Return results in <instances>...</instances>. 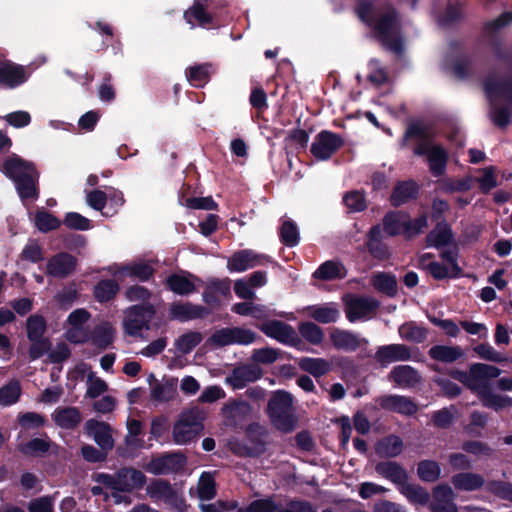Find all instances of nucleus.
<instances>
[{"mask_svg": "<svg viewBox=\"0 0 512 512\" xmlns=\"http://www.w3.org/2000/svg\"><path fill=\"white\" fill-rule=\"evenodd\" d=\"M354 11L384 48L396 55L403 54L402 18L393 5L379 4L375 0H357Z\"/></svg>", "mask_w": 512, "mask_h": 512, "instance_id": "nucleus-1", "label": "nucleus"}, {"mask_svg": "<svg viewBox=\"0 0 512 512\" xmlns=\"http://www.w3.org/2000/svg\"><path fill=\"white\" fill-rule=\"evenodd\" d=\"M446 374L468 389L478 390L479 399L484 407L496 412L512 407L511 397L494 393L487 383L489 379L497 378L501 374L498 367L484 363H473L469 367V372L453 368L446 370Z\"/></svg>", "mask_w": 512, "mask_h": 512, "instance_id": "nucleus-2", "label": "nucleus"}, {"mask_svg": "<svg viewBox=\"0 0 512 512\" xmlns=\"http://www.w3.org/2000/svg\"><path fill=\"white\" fill-rule=\"evenodd\" d=\"M434 138L435 134L428 125L421 121H411L400 140V146L405 148L411 140H418L413 148L414 155L425 156L432 176L441 177L446 173L449 153L441 144H434Z\"/></svg>", "mask_w": 512, "mask_h": 512, "instance_id": "nucleus-3", "label": "nucleus"}, {"mask_svg": "<svg viewBox=\"0 0 512 512\" xmlns=\"http://www.w3.org/2000/svg\"><path fill=\"white\" fill-rule=\"evenodd\" d=\"M292 395L285 390L273 393L267 404V414L272 424L281 432L289 433L294 430L296 420L291 413Z\"/></svg>", "mask_w": 512, "mask_h": 512, "instance_id": "nucleus-4", "label": "nucleus"}, {"mask_svg": "<svg viewBox=\"0 0 512 512\" xmlns=\"http://www.w3.org/2000/svg\"><path fill=\"white\" fill-rule=\"evenodd\" d=\"M155 315L156 309L149 302L130 306L123 321L125 333L132 337L141 336L143 330L151 328L150 323Z\"/></svg>", "mask_w": 512, "mask_h": 512, "instance_id": "nucleus-5", "label": "nucleus"}, {"mask_svg": "<svg viewBox=\"0 0 512 512\" xmlns=\"http://www.w3.org/2000/svg\"><path fill=\"white\" fill-rule=\"evenodd\" d=\"M186 464L187 457L183 452L172 451L152 456L151 460L144 465V469L156 476L177 474L184 470Z\"/></svg>", "mask_w": 512, "mask_h": 512, "instance_id": "nucleus-6", "label": "nucleus"}, {"mask_svg": "<svg viewBox=\"0 0 512 512\" xmlns=\"http://www.w3.org/2000/svg\"><path fill=\"white\" fill-rule=\"evenodd\" d=\"M246 438L242 444H238V450L234 452L243 457L257 458L266 451V442L264 438L267 436V430L264 426L257 422L250 423L246 427Z\"/></svg>", "mask_w": 512, "mask_h": 512, "instance_id": "nucleus-7", "label": "nucleus"}, {"mask_svg": "<svg viewBox=\"0 0 512 512\" xmlns=\"http://www.w3.org/2000/svg\"><path fill=\"white\" fill-rule=\"evenodd\" d=\"M255 340V333L249 329L240 327L221 328L212 333L207 339V344L221 348L233 344L249 345Z\"/></svg>", "mask_w": 512, "mask_h": 512, "instance_id": "nucleus-8", "label": "nucleus"}, {"mask_svg": "<svg viewBox=\"0 0 512 512\" xmlns=\"http://www.w3.org/2000/svg\"><path fill=\"white\" fill-rule=\"evenodd\" d=\"M343 145L344 139L341 135L329 130H321L315 136L310 147V152L317 160L327 161Z\"/></svg>", "mask_w": 512, "mask_h": 512, "instance_id": "nucleus-9", "label": "nucleus"}, {"mask_svg": "<svg viewBox=\"0 0 512 512\" xmlns=\"http://www.w3.org/2000/svg\"><path fill=\"white\" fill-rule=\"evenodd\" d=\"M260 330L268 337L273 338L280 343L290 345L301 349L302 340L295 332L294 328L280 320H270L260 325Z\"/></svg>", "mask_w": 512, "mask_h": 512, "instance_id": "nucleus-10", "label": "nucleus"}, {"mask_svg": "<svg viewBox=\"0 0 512 512\" xmlns=\"http://www.w3.org/2000/svg\"><path fill=\"white\" fill-rule=\"evenodd\" d=\"M267 255L259 254L252 249H242L234 252L227 261V268L231 272H244L248 269L261 266L268 262Z\"/></svg>", "mask_w": 512, "mask_h": 512, "instance_id": "nucleus-11", "label": "nucleus"}, {"mask_svg": "<svg viewBox=\"0 0 512 512\" xmlns=\"http://www.w3.org/2000/svg\"><path fill=\"white\" fill-rule=\"evenodd\" d=\"M380 302L372 297L354 296L345 302V314L349 322L354 323L374 313Z\"/></svg>", "mask_w": 512, "mask_h": 512, "instance_id": "nucleus-12", "label": "nucleus"}, {"mask_svg": "<svg viewBox=\"0 0 512 512\" xmlns=\"http://www.w3.org/2000/svg\"><path fill=\"white\" fill-rule=\"evenodd\" d=\"M77 263V258L72 254L59 252L47 261L46 274L59 279L67 278L76 270Z\"/></svg>", "mask_w": 512, "mask_h": 512, "instance_id": "nucleus-13", "label": "nucleus"}, {"mask_svg": "<svg viewBox=\"0 0 512 512\" xmlns=\"http://www.w3.org/2000/svg\"><path fill=\"white\" fill-rule=\"evenodd\" d=\"M412 358L410 347L395 343L379 346L374 354V360L382 368L393 362L408 361Z\"/></svg>", "mask_w": 512, "mask_h": 512, "instance_id": "nucleus-14", "label": "nucleus"}, {"mask_svg": "<svg viewBox=\"0 0 512 512\" xmlns=\"http://www.w3.org/2000/svg\"><path fill=\"white\" fill-rule=\"evenodd\" d=\"M376 403L383 410L395 412L405 416H412L417 413V404L407 396L388 394L379 396Z\"/></svg>", "mask_w": 512, "mask_h": 512, "instance_id": "nucleus-15", "label": "nucleus"}, {"mask_svg": "<svg viewBox=\"0 0 512 512\" xmlns=\"http://www.w3.org/2000/svg\"><path fill=\"white\" fill-rule=\"evenodd\" d=\"M202 429V424L198 422L193 414H183L173 426V441L176 444H187L195 439Z\"/></svg>", "mask_w": 512, "mask_h": 512, "instance_id": "nucleus-16", "label": "nucleus"}, {"mask_svg": "<svg viewBox=\"0 0 512 512\" xmlns=\"http://www.w3.org/2000/svg\"><path fill=\"white\" fill-rule=\"evenodd\" d=\"M263 376L262 368L253 363L242 364L235 367L227 376L226 382L233 389H243L248 383L255 382Z\"/></svg>", "mask_w": 512, "mask_h": 512, "instance_id": "nucleus-17", "label": "nucleus"}, {"mask_svg": "<svg viewBox=\"0 0 512 512\" xmlns=\"http://www.w3.org/2000/svg\"><path fill=\"white\" fill-rule=\"evenodd\" d=\"M84 431L88 436L93 438L103 451L113 449L114 439L111 433V426L108 423L96 419H89L85 423Z\"/></svg>", "mask_w": 512, "mask_h": 512, "instance_id": "nucleus-18", "label": "nucleus"}, {"mask_svg": "<svg viewBox=\"0 0 512 512\" xmlns=\"http://www.w3.org/2000/svg\"><path fill=\"white\" fill-rule=\"evenodd\" d=\"M211 310L205 306L193 304L192 302H173L169 308L171 320L187 322L194 319H202L209 315Z\"/></svg>", "mask_w": 512, "mask_h": 512, "instance_id": "nucleus-19", "label": "nucleus"}, {"mask_svg": "<svg viewBox=\"0 0 512 512\" xmlns=\"http://www.w3.org/2000/svg\"><path fill=\"white\" fill-rule=\"evenodd\" d=\"M117 480L118 492L131 493L142 489L147 482V477L142 471L125 466L117 470Z\"/></svg>", "mask_w": 512, "mask_h": 512, "instance_id": "nucleus-20", "label": "nucleus"}, {"mask_svg": "<svg viewBox=\"0 0 512 512\" xmlns=\"http://www.w3.org/2000/svg\"><path fill=\"white\" fill-rule=\"evenodd\" d=\"M418 195L419 185L416 181L412 179L397 181L389 197V202L392 207L398 208L416 200Z\"/></svg>", "mask_w": 512, "mask_h": 512, "instance_id": "nucleus-21", "label": "nucleus"}, {"mask_svg": "<svg viewBox=\"0 0 512 512\" xmlns=\"http://www.w3.org/2000/svg\"><path fill=\"white\" fill-rule=\"evenodd\" d=\"M28 79L25 68L11 61H0V85L14 89Z\"/></svg>", "mask_w": 512, "mask_h": 512, "instance_id": "nucleus-22", "label": "nucleus"}, {"mask_svg": "<svg viewBox=\"0 0 512 512\" xmlns=\"http://www.w3.org/2000/svg\"><path fill=\"white\" fill-rule=\"evenodd\" d=\"M375 472L382 478L391 481L398 489L403 487L409 479L406 469L396 461H380L375 465Z\"/></svg>", "mask_w": 512, "mask_h": 512, "instance_id": "nucleus-23", "label": "nucleus"}, {"mask_svg": "<svg viewBox=\"0 0 512 512\" xmlns=\"http://www.w3.org/2000/svg\"><path fill=\"white\" fill-rule=\"evenodd\" d=\"M36 170L33 162L24 160L16 154L7 158L1 167V171L13 182H16L24 176H28Z\"/></svg>", "mask_w": 512, "mask_h": 512, "instance_id": "nucleus-24", "label": "nucleus"}, {"mask_svg": "<svg viewBox=\"0 0 512 512\" xmlns=\"http://www.w3.org/2000/svg\"><path fill=\"white\" fill-rule=\"evenodd\" d=\"M454 234L446 220L438 221L435 227L425 237L427 247L440 249L454 244Z\"/></svg>", "mask_w": 512, "mask_h": 512, "instance_id": "nucleus-25", "label": "nucleus"}, {"mask_svg": "<svg viewBox=\"0 0 512 512\" xmlns=\"http://www.w3.org/2000/svg\"><path fill=\"white\" fill-rule=\"evenodd\" d=\"M330 341L335 349L351 352L356 351L361 344L368 343L366 339H360L355 333L340 328H333L330 331Z\"/></svg>", "mask_w": 512, "mask_h": 512, "instance_id": "nucleus-26", "label": "nucleus"}, {"mask_svg": "<svg viewBox=\"0 0 512 512\" xmlns=\"http://www.w3.org/2000/svg\"><path fill=\"white\" fill-rule=\"evenodd\" d=\"M55 425L61 429L74 430L82 421V414L78 407H57L51 414Z\"/></svg>", "mask_w": 512, "mask_h": 512, "instance_id": "nucleus-27", "label": "nucleus"}, {"mask_svg": "<svg viewBox=\"0 0 512 512\" xmlns=\"http://www.w3.org/2000/svg\"><path fill=\"white\" fill-rule=\"evenodd\" d=\"M193 279H198L189 272L172 273L166 279V287L177 295H189L196 291Z\"/></svg>", "mask_w": 512, "mask_h": 512, "instance_id": "nucleus-28", "label": "nucleus"}, {"mask_svg": "<svg viewBox=\"0 0 512 512\" xmlns=\"http://www.w3.org/2000/svg\"><path fill=\"white\" fill-rule=\"evenodd\" d=\"M208 0H194L192 6L184 12L185 21L195 27V22L201 27H208L213 23V16L207 11Z\"/></svg>", "mask_w": 512, "mask_h": 512, "instance_id": "nucleus-29", "label": "nucleus"}, {"mask_svg": "<svg viewBox=\"0 0 512 512\" xmlns=\"http://www.w3.org/2000/svg\"><path fill=\"white\" fill-rule=\"evenodd\" d=\"M403 449V440L395 434L385 436L375 444V453L381 459L396 458L403 452Z\"/></svg>", "mask_w": 512, "mask_h": 512, "instance_id": "nucleus-30", "label": "nucleus"}, {"mask_svg": "<svg viewBox=\"0 0 512 512\" xmlns=\"http://www.w3.org/2000/svg\"><path fill=\"white\" fill-rule=\"evenodd\" d=\"M347 274L348 270L342 262L327 260L315 270L312 276L321 281H334L346 278Z\"/></svg>", "mask_w": 512, "mask_h": 512, "instance_id": "nucleus-31", "label": "nucleus"}, {"mask_svg": "<svg viewBox=\"0 0 512 512\" xmlns=\"http://www.w3.org/2000/svg\"><path fill=\"white\" fill-rule=\"evenodd\" d=\"M54 443L48 437L47 433H44V437H34L25 443L18 445V451L24 456L37 458L46 455Z\"/></svg>", "mask_w": 512, "mask_h": 512, "instance_id": "nucleus-32", "label": "nucleus"}, {"mask_svg": "<svg viewBox=\"0 0 512 512\" xmlns=\"http://www.w3.org/2000/svg\"><path fill=\"white\" fill-rule=\"evenodd\" d=\"M388 378L400 387H414L421 379L418 371L409 365L395 366L390 371Z\"/></svg>", "mask_w": 512, "mask_h": 512, "instance_id": "nucleus-33", "label": "nucleus"}, {"mask_svg": "<svg viewBox=\"0 0 512 512\" xmlns=\"http://www.w3.org/2000/svg\"><path fill=\"white\" fill-rule=\"evenodd\" d=\"M451 483L456 490L471 492L483 488L485 479L478 473L460 472L452 476Z\"/></svg>", "mask_w": 512, "mask_h": 512, "instance_id": "nucleus-34", "label": "nucleus"}, {"mask_svg": "<svg viewBox=\"0 0 512 512\" xmlns=\"http://www.w3.org/2000/svg\"><path fill=\"white\" fill-rule=\"evenodd\" d=\"M39 173L34 171L28 176L14 182L17 193L22 201L36 200L39 197Z\"/></svg>", "mask_w": 512, "mask_h": 512, "instance_id": "nucleus-35", "label": "nucleus"}, {"mask_svg": "<svg viewBox=\"0 0 512 512\" xmlns=\"http://www.w3.org/2000/svg\"><path fill=\"white\" fill-rule=\"evenodd\" d=\"M120 273L131 279L146 282L153 277L155 269L150 264L139 261L123 265Z\"/></svg>", "mask_w": 512, "mask_h": 512, "instance_id": "nucleus-36", "label": "nucleus"}, {"mask_svg": "<svg viewBox=\"0 0 512 512\" xmlns=\"http://www.w3.org/2000/svg\"><path fill=\"white\" fill-rule=\"evenodd\" d=\"M298 366L315 378H320L331 370L330 362L324 358L302 357L298 361Z\"/></svg>", "mask_w": 512, "mask_h": 512, "instance_id": "nucleus-37", "label": "nucleus"}, {"mask_svg": "<svg viewBox=\"0 0 512 512\" xmlns=\"http://www.w3.org/2000/svg\"><path fill=\"white\" fill-rule=\"evenodd\" d=\"M428 355L435 361L453 363L463 356V351L459 346L434 345Z\"/></svg>", "mask_w": 512, "mask_h": 512, "instance_id": "nucleus-38", "label": "nucleus"}, {"mask_svg": "<svg viewBox=\"0 0 512 512\" xmlns=\"http://www.w3.org/2000/svg\"><path fill=\"white\" fill-rule=\"evenodd\" d=\"M310 316L318 323H335L340 317V311L334 304L314 305L309 307Z\"/></svg>", "mask_w": 512, "mask_h": 512, "instance_id": "nucleus-39", "label": "nucleus"}, {"mask_svg": "<svg viewBox=\"0 0 512 512\" xmlns=\"http://www.w3.org/2000/svg\"><path fill=\"white\" fill-rule=\"evenodd\" d=\"M147 494L156 500H164L173 498L175 496V489L171 483L165 479H153L147 486Z\"/></svg>", "mask_w": 512, "mask_h": 512, "instance_id": "nucleus-40", "label": "nucleus"}, {"mask_svg": "<svg viewBox=\"0 0 512 512\" xmlns=\"http://www.w3.org/2000/svg\"><path fill=\"white\" fill-rule=\"evenodd\" d=\"M373 286L388 297H395L398 291L397 279L391 273L378 272L373 278Z\"/></svg>", "mask_w": 512, "mask_h": 512, "instance_id": "nucleus-41", "label": "nucleus"}, {"mask_svg": "<svg viewBox=\"0 0 512 512\" xmlns=\"http://www.w3.org/2000/svg\"><path fill=\"white\" fill-rule=\"evenodd\" d=\"M119 289L114 279H102L94 287V297L98 302L105 303L114 299Z\"/></svg>", "mask_w": 512, "mask_h": 512, "instance_id": "nucleus-42", "label": "nucleus"}, {"mask_svg": "<svg viewBox=\"0 0 512 512\" xmlns=\"http://www.w3.org/2000/svg\"><path fill=\"white\" fill-rule=\"evenodd\" d=\"M211 75V64L203 63L190 66L186 69L187 80L195 87H203Z\"/></svg>", "mask_w": 512, "mask_h": 512, "instance_id": "nucleus-43", "label": "nucleus"}, {"mask_svg": "<svg viewBox=\"0 0 512 512\" xmlns=\"http://www.w3.org/2000/svg\"><path fill=\"white\" fill-rule=\"evenodd\" d=\"M417 475L423 482H436L441 476L440 464L435 460H421L417 464Z\"/></svg>", "mask_w": 512, "mask_h": 512, "instance_id": "nucleus-44", "label": "nucleus"}, {"mask_svg": "<svg viewBox=\"0 0 512 512\" xmlns=\"http://www.w3.org/2000/svg\"><path fill=\"white\" fill-rule=\"evenodd\" d=\"M17 422L22 431L38 430L47 426V418L37 412H24L17 416Z\"/></svg>", "mask_w": 512, "mask_h": 512, "instance_id": "nucleus-45", "label": "nucleus"}, {"mask_svg": "<svg viewBox=\"0 0 512 512\" xmlns=\"http://www.w3.org/2000/svg\"><path fill=\"white\" fill-rule=\"evenodd\" d=\"M399 491L413 504L424 506L430 500V494L425 488L420 485L409 484L408 481Z\"/></svg>", "mask_w": 512, "mask_h": 512, "instance_id": "nucleus-46", "label": "nucleus"}, {"mask_svg": "<svg viewBox=\"0 0 512 512\" xmlns=\"http://www.w3.org/2000/svg\"><path fill=\"white\" fill-rule=\"evenodd\" d=\"M298 331L301 337L312 345H320L325 337L323 329L310 321L301 322Z\"/></svg>", "mask_w": 512, "mask_h": 512, "instance_id": "nucleus-47", "label": "nucleus"}, {"mask_svg": "<svg viewBox=\"0 0 512 512\" xmlns=\"http://www.w3.org/2000/svg\"><path fill=\"white\" fill-rule=\"evenodd\" d=\"M485 91L489 95H496L505 99L512 106V79L501 81H487Z\"/></svg>", "mask_w": 512, "mask_h": 512, "instance_id": "nucleus-48", "label": "nucleus"}, {"mask_svg": "<svg viewBox=\"0 0 512 512\" xmlns=\"http://www.w3.org/2000/svg\"><path fill=\"white\" fill-rule=\"evenodd\" d=\"M21 393L20 382L16 379L9 381L0 388V405L5 407L17 403Z\"/></svg>", "mask_w": 512, "mask_h": 512, "instance_id": "nucleus-49", "label": "nucleus"}, {"mask_svg": "<svg viewBox=\"0 0 512 512\" xmlns=\"http://www.w3.org/2000/svg\"><path fill=\"white\" fill-rule=\"evenodd\" d=\"M177 379L170 378L164 384L157 383L151 389V398L157 402H169L176 393Z\"/></svg>", "mask_w": 512, "mask_h": 512, "instance_id": "nucleus-50", "label": "nucleus"}, {"mask_svg": "<svg viewBox=\"0 0 512 512\" xmlns=\"http://www.w3.org/2000/svg\"><path fill=\"white\" fill-rule=\"evenodd\" d=\"M35 226L42 233L57 230L61 226V221L52 213L42 209L35 213Z\"/></svg>", "mask_w": 512, "mask_h": 512, "instance_id": "nucleus-51", "label": "nucleus"}, {"mask_svg": "<svg viewBox=\"0 0 512 512\" xmlns=\"http://www.w3.org/2000/svg\"><path fill=\"white\" fill-rule=\"evenodd\" d=\"M399 334L403 339L419 344L427 338L428 330L415 322H407L400 326Z\"/></svg>", "mask_w": 512, "mask_h": 512, "instance_id": "nucleus-52", "label": "nucleus"}, {"mask_svg": "<svg viewBox=\"0 0 512 512\" xmlns=\"http://www.w3.org/2000/svg\"><path fill=\"white\" fill-rule=\"evenodd\" d=\"M203 339V336L198 331H189L182 334L175 340L176 349L182 354L186 355L193 351Z\"/></svg>", "mask_w": 512, "mask_h": 512, "instance_id": "nucleus-53", "label": "nucleus"}, {"mask_svg": "<svg viewBox=\"0 0 512 512\" xmlns=\"http://www.w3.org/2000/svg\"><path fill=\"white\" fill-rule=\"evenodd\" d=\"M279 238L281 243L287 247L297 246L300 241V236L295 222L292 220L284 221L279 230Z\"/></svg>", "mask_w": 512, "mask_h": 512, "instance_id": "nucleus-54", "label": "nucleus"}, {"mask_svg": "<svg viewBox=\"0 0 512 512\" xmlns=\"http://www.w3.org/2000/svg\"><path fill=\"white\" fill-rule=\"evenodd\" d=\"M486 492L502 499L512 502V483L502 480H489L485 482Z\"/></svg>", "mask_w": 512, "mask_h": 512, "instance_id": "nucleus-55", "label": "nucleus"}, {"mask_svg": "<svg viewBox=\"0 0 512 512\" xmlns=\"http://www.w3.org/2000/svg\"><path fill=\"white\" fill-rule=\"evenodd\" d=\"M486 492L502 499L512 502V483L502 480H489L485 482Z\"/></svg>", "mask_w": 512, "mask_h": 512, "instance_id": "nucleus-56", "label": "nucleus"}, {"mask_svg": "<svg viewBox=\"0 0 512 512\" xmlns=\"http://www.w3.org/2000/svg\"><path fill=\"white\" fill-rule=\"evenodd\" d=\"M113 340L114 330L108 324L98 325L94 328L91 341L96 347L104 350L112 344Z\"/></svg>", "mask_w": 512, "mask_h": 512, "instance_id": "nucleus-57", "label": "nucleus"}, {"mask_svg": "<svg viewBox=\"0 0 512 512\" xmlns=\"http://www.w3.org/2000/svg\"><path fill=\"white\" fill-rule=\"evenodd\" d=\"M383 231L390 237L398 236L403 233V222L401 221V212L389 211L383 219Z\"/></svg>", "mask_w": 512, "mask_h": 512, "instance_id": "nucleus-58", "label": "nucleus"}, {"mask_svg": "<svg viewBox=\"0 0 512 512\" xmlns=\"http://www.w3.org/2000/svg\"><path fill=\"white\" fill-rule=\"evenodd\" d=\"M343 203L349 212H362L367 209L364 191L352 190L343 195Z\"/></svg>", "mask_w": 512, "mask_h": 512, "instance_id": "nucleus-59", "label": "nucleus"}, {"mask_svg": "<svg viewBox=\"0 0 512 512\" xmlns=\"http://www.w3.org/2000/svg\"><path fill=\"white\" fill-rule=\"evenodd\" d=\"M217 494L216 482L213 476L203 472L198 482V496L202 501L212 500Z\"/></svg>", "mask_w": 512, "mask_h": 512, "instance_id": "nucleus-60", "label": "nucleus"}, {"mask_svg": "<svg viewBox=\"0 0 512 512\" xmlns=\"http://www.w3.org/2000/svg\"><path fill=\"white\" fill-rule=\"evenodd\" d=\"M47 323L45 318L39 314L30 315L26 321V330L28 340H34L43 337L46 331Z\"/></svg>", "mask_w": 512, "mask_h": 512, "instance_id": "nucleus-61", "label": "nucleus"}, {"mask_svg": "<svg viewBox=\"0 0 512 512\" xmlns=\"http://www.w3.org/2000/svg\"><path fill=\"white\" fill-rule=\"evenodd\" d=\"M428 227V217L426 214H421L415 219H408L403 222V234L406 239H411L412 237L423 233V231Z\"/></svg>", "mask_w": 512, "mask_h": 512, "instance_id": "nucleus-62", "label": "nucleus"}, {"mask_svg": "<svg viewBox=\"0 0 512 512\" xmlns=\"http://www.w3.org/2000/svg\"><path fill=\"white\" fill-rule=\"evenodd\" d=\"M281 355V350L272 348V347H264L259 349H254L252 352L251 359L254 362L253 364H272Z\"/></svg>", "mask_w": 512, "mask_h": 512, "instance_id": "nucleus-63", "label": "nucleus"}, {"mask_svg": "<svg viewBox=\"0 0 512 512\" xmlns=\"http://www.w3.org/2000/svg\"><path fill=\"white\" fill-rule=\"evenodd\" d=\"M278 505L273 499V496L257 499L249 503V505L239 512H276Z\"/></svg>", "mask_w": 512, "mask_h": 512, "instance_id": "nucleus-64", "label": "nucleus"}]
</instances>
